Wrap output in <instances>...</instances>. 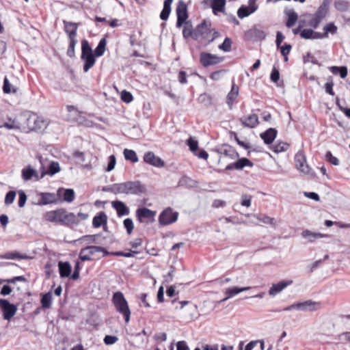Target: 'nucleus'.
<instances>
[{
	"label": "nucleus",
	"instance_id": "obj_41",
	"mask_svg": "<svg viewBox=\"0 0 350 350\" xmlns=\"http://www.w3.org/2000/svg\"><path fill=\"white\" fill-rule=\"evenodd\" d=\"M105 46H106V40L105 38H103L100 40L98 46L94 50V54L96 57H100L102 56L105 51Z\"/></svg>",
	"mask_w": 350,
	"mask_h": 350
},
{
	"label": "nucleus",
	"instance_id": "obj_5",
	"mask_svg": "<svg viewBox=\"0 0 350 350\" xmlns=\"http://www.w3.org/2000/svg\"><path fill=\"white\" fill-rule=\"evenodd\" d=\"M178 217V213L168 207L161 213L159 217V222L161 226H167L175 222Z\"/></svg>",
	"mask_w": 350,
	"mask_h": 350
},
{
	"label": "nucleus",
	"instance_id": "obj_13",
	"mask_svg": "<svg viewBox=\"0 0 350 350\" xmlns=\"http://www.w3.org/2000/svg\"><path fill=\"white\" fill-rule=\"evenodd\" d=\"M28 125L31 130L38 131L46 127V123L42 118L33 115L28 119Z\"/></svg>",
	"mask_w": 350,
	"mask_h": 350
},
{
	"label": "nucleus",
	"instance_id": "obj_34",
	"mask_svg": "<svg viewBox=\"0 0 350 350\" xmlns=\"http://www.w3.org/2000/svg\"><path fill=\"white\" fill-rule=\"evenodd\" d=\"M178 185L179 187H196L198 186V182L185 176L180 178Z\"/></svg>",
	"mask_w": 350,
	"mask_h": 350
},
{
	"label": "nucleus",
	"instance_id": "obj_32",
	"mask_svg": "<svg viewBox=\"0 0 350 350\" xmlns=\"http://www.w3.org/2000/svg\"><path fill=\"white\" fill-rule=\"evenodd\" d=\"M173 0H165L163 3V8L160 14V18L163 21L167 20L171 12V4Z\"/></svg>",
	"mask_w": 350,
	"mask_h": 350
},
{
	"label": "nucleus",
	"instance_id": "obj_14",
	"mask_svg": "<svg viewBox=\"0 0 350 350\" xmlns=\"http://www.w3.org/2000/svg\"><path fill=\"white\" fill-rule=\"evenodd\" d=\"M252 167L253 166V163L250 161L247 158H241L239 159L237 161L230 163L226 167V170H241L245 167Z\"/></svg>",
	"mask_w": 350,
	"mask_h": 350
},
{
	"label": "nucleus",
	"instance_id": "obj_50",
	"mask_svg": "<svg viewBox=\"0 0 350 350\" xmlns=\"http://www.w3.org/2000/svg\"><path fill=\"white\" fill-rule=\"evenodd\" d=\"M1 259H23L25 257L17 252H8L1 256Z\"/></svg>",
	"mask_w": 350,
	"mask_h": 350
},
{
	"label": "nucleus",
	"instance_id": "obj_58",
	"mask_svg": "<svg viewBox=\"0 0 350 350\" xmlns=\"http://www.w3.org/2000/svg\"><path fill=\"white\" fill-rule=\"evenodd\" d=\"M187 145L189 147V150L193 152L196 151L198 148V141L193 139L192 137H189L187 140Z\"/></svg>",
	"mask_w": 350,
	"mask_h": 350
},
{
	"label": "nucleus",
	"instance_id": "obj_51",
	"mask_svg": "<svg viewBox=\"0 0 350 350\" xmlns=\"http://www.w3.org/2000/svg\"><path fill=\"white\" fill-rule=\"evenodd\" d=\"M59 170L60 167L59 163L57 162L53 161L49 165L47 173L51 176H53L59 172Z\"/></svg>",
	"mask_w": 350,
	"mask_h": 350
},
{
	"label": "nucleus",
	"instance_id": "obj_54",
	"mask_svg": "<svg viewBox=\"0 0 350 350\" xmlns=\"http://www.w3.org/2000/svg\"><path fill=\"white\" fill-rule=\"evenodd\" d=\"M16 197V192L14 191H8L5 198V204L7 205L11 204L14 201Z\"/></svg>",
	"mask_w": 350,
	"mask_h": 350
},
{
	"label": "nucleus",
	"instance_id": "obj_59",
	"mask_svg": "<svg viewBox=\"0 0 350 350\" xmlns=\"http://www.w3.org/2000/svg\"><path fill=\"white\" fill-rule=\"evenodd\" d=\"M27 201V195L25 193L21 190L18 191V206L23 207Z\"/></svg>",
	"mask_w": 350,
	"mask_h": 350
},
{
	"label": "nucleus",
	"instance_id": "obj_52",
	"mask_svg": "<svg viewBox=\"0 0 350 350\" xmlns=\"http://www.w3.org/2000/svg\"><path fill=\"white\" fill-rule=\"evenodd\" d=\"M337 27L333 23H330L323 27L324 33L327 35V38L329 33L334 34L337 32Z\"/></svg>",
	"mask_w": 350,
	"mask_h": 350
},
{
	"label": "nucleus",
	"instance_id": "obj_33",
	"mask_svg": "<svg viewBox=\"0 0 350 350\" xmlns=\"http://www.w3.org/2000/svg\"><path fill=\"white\" fill-rule=\"evenodd\" d=\"M334 6L339 12H347L350 8V3L347 0H334Z\"/></svg>",
	"mask_w": 350,
	"mask_h": 350
},
{
	"label": "nucleus",
	"instance_id": "obj_64",
	"mask_svg": "<svg viewBox=\"0 0 350 350\" xmlns=\"http://www.w3.org/2000/svg\"><path fill=\"white\" fill-rule=\"evenodd\" d=\"M116 163V157L114 155H111L109 158V163L107 168V172H110L113 170L115 167Z\"/></svg>",
	"mask_w": 350,
	"mask_h": 350
},
{
	"label": "nucleus",
	"instance_id": "obj_24",
	"mask_svg": "<svg viewBox=\"0 0 350 350\" xmlns=\"http://www.w3.org/2000/svg\"><path fill=\"white\" fill-rule=\"evenodd\" d=\"M238 95L239 87L234 84V81H232L231 90L228 94L226 97V103L228 105L230 109H232L233 102L237 98Z\"/></svg>",
	"mask_w": 350,
	"mask_h": 350
},
{
	"label": "nucleus",
	"instance_id": "obj_62",
	"mask_svg": "<svg viewBox=\"0 0 350 350\" xmlns=\"http://www.w3.org/2000/svg\"><path fill=\"white\" fill-rule=\"evenodd\" d=\"M77 42V41L76 38H69V47L67 53L70 57L72 56L71 53H74V49Z\"/></svg>",
	"mask_w": 350,
	"mask_h": 350
},
{
	"label": "nucleus",
	"instance_id": "obj_29",
	"mask_svg": "<svg viewBox=\"0 0 350 350\" xmlns=\"http://www.w3.org/2000/svg\"><path fill=\"white\" fill-rule=\"evenodd\" d=\"M107 191L113 193V194H126V183H116L111 185L108 189Z\"/></svg>",
	"mask_w": 350,
	"mask_h": 350
},
{
	"label": "nucleus",
	"instance_id": "obj_9",
	"mask_svg": "<svg viewBox=\"0 0 350 350\" xmlns=\"http://www.w3.org/2000/svg\"><path fill=\"white\" fill-rule=\"evenodd\" d=\"M295 163L297 169L306 174H310L311 169L307 164L306 156L302 151H299L295 156Z\"/></svg>",
	"mask_w": 350,
	"mask_h": 350
},
{
	"label": "nucleus",
	"instance_id": "obj_17",
	"mask_svg": "<svg viewBox=\"0 0 350 350\" xmlns=\"http://www.w3.org/2000/svg\"><path fill=\"white\" fill-rule=\"evenodd\" d=\"M144 161L155 167H161L164 165V161L159 157L155 156L152 152H148L144 154Z\"/></svg>",
	"mask_w": 350,
	"mask_h": 350
},
{
	"label": "nucleus",
	"instance_id": "obj_47",
	"mask_svg": "<svg viewBox=\"0 0 350 350\" xmlns=\"http://www.w3.org/2000/svg\"><path fill=\"white\" fill-rule=\"evenodd\" d=\"M252 13L247 6L244 5L240 7L237 11V15L240 18L247 17Z\"/></svg>",
	"mask_w": 350,
	"mask_h": 350
},
{
	"label": "nucleus",
	"instance_id": "obj_40",
	"mask_svg": "<svg viewBox=\"0 0 350 350\" xmlns=\"http://www.w3.org/2000/svg\"><path fill=\"white\" fill-rule=\"evenodd\" d=\"M255 217H256V219L258 221H260L265 224H269L274 228L276 226V221L273 217H270L267 215H255Z\"/></svg>",
	"mask_w": 350,
	"mask_h": 350
},
{
	"label": "nucleus",
	"instance_id": "obj_23",
	"mask_svg": "<svg viewBox=\"0 0 350 350\" xmlns=\"http://www.w3.org/2000/svg\"><path fill=\"white\" fill-rule=\"evenodd\" d=\"M111 206L116 211L118 216L128 215L129 214V208L122 201H113Z\"/></svg>",
	"mask_w": 350,
	"mask_h": 350
},
{
	"label": "nucleus",
	"instance_id": "obj_18",
	"mask_svg": "<svg viewBox=\"0 0 350 350\" xmlns=\"http://www.w3.org/2000/svg\"><path fill=\"white\" fill-rule=\"evenodd\" d=\"M156 211H152L147 208H139L136 211V217L139 221L142 222V218H146L151 219L152 221H154Z\"/></svg>",
	"mask_w": 350,
	"mask_h": 350
},
{
	"label": "nucleus",
	"instance_id": "obj_35",
	"mask_svg": "<svg viewBox=\"0 0 350 350\" xmlns=\"http://www.w3.org/2000/svg\"><path fill=\"white\" fill-rule=\"evenodd\" d=\"M286 14L288 16V20L286 23L287 27H292L296 23L298 15L293 10H288L286 11Z\"/></svg>",
	"mask_w": 350,
	"mask_h": 350
},
{
	"label": "nucleus",
	"instance_id": "obj_63",
	"mask_svg": "<svg viewBox=\"0 0 350 350\" xmlns=\"http://www.w3.org/2000/svg\"><path fill=\"white\" fill-rule=\"evenodd\" d=\"M118 337L115 336L107 335L104 338V342L106 345H113L118 341Z\"/></svg>",
	"mask_w": 350,
	"mask_h": 350
},
{
	"label": "nucleus",
	"instance_id": "obj_39",
	"mask_svg": "<svg viewBox=\"0 0 350 350\" xmlns=\"http://www.w3.org/2000/svg\"><path fill=\"white\" fill-rule=\"evenodd\" d=\"M124 156L126 160L131 161L133 163H137L139 160L136 152L133 150L124 149Z\"/></svg>",
	"mask_w": 350,
	"mask_h": 350
},
{
	"label": "nucleus",
	"instance_id": "obj_15",
	"mask_svg": "<svg viewBox=\"0 0 350 350\" xmlns=\"http://www.w3.org/2000/svg\"><path fill=\"white\" fill-rule=\"evenodd\" d=\"M299 310L302 312H313L317 310L321 306V304L311 299L306 300L303 302H298Z\"/></svg>",
	"mask_w": 350,
	"mask_h": 350
},
{
	"label": "nucleus",
	"instance_id": "obj_26",
	"mask_svg": "<svg viewBox=\"0 0 350 350\" xmlns=\"http://www.w3.org/2000/svg\"><path fill=\"white\" fill-rule=\"evenodd\" d=\"M21 176L23 179L26 181L31 180L33 177H35L36 180L39 179L36 170H33L30 165L22 170Z\"/></svg>",
	"mask_w": 350,
	"mask_h": 350
},
{
	"label": "nucleus",
	"instance_id": "obj_49",
	"mask_svg": "<svg viewBox=\"0 0 350 350\" xmlns=\"http://www.w3.org/2000/svg\"><path fill=\"white\" fill-rule=\"evenodd\" d=\"M306 16L310 18L308 21V26L312 27L313 29H317L319 26L321 21L317 18L314 15L308 14Z\"/></svg>",
	"mask_w": 350,
	"mask_h": 350
},
{
	"label": "nucleus",
	"instance_id": "obj_2",
	"mask_svg": "<svg viewBox=\"0 0 350 350\" xmlns=\"http://www.w3.org/2000/svg\"><path fill=\"white\" fill-rule=\"evenodd\" d=\"M112 301L116 311L124 316L126 323H129L130 320L131 311L128 302L123 293L120 291L114 293L112 297Z\"/></svg>",
	"mask_w": 350,
	"mask_h": 350
},
{
	"label": "nucleus",
	"instance_id": "obj_37",
	"mask_svg": "<svg viewBox=\"0 0 350 350\" xmlns=\"http://www.w3.org/2000/svg\"><path fill=\"white\" fill-rule=\"evenodd\" d=\"M225 5H226V0H213L212 1L213 12L215 14H217V12H224Z\"/></svg>",
	"mask_w": 350,
	"mask_h": 350
},
{
	"label": "nucleus",
	"instance_id": "obj_4",
	"mask_svg": "<svg viewBox=\"0 0 350 350\" xmlns=\"http://www.w3.org/2000/svg\"><path fill=\"white\" fill-rule=\"evenodd\" d=\"M211 26V23L210 21L204 20L193 30V39L198 40L201 38V41L204 40V41H207V43L209 44L208 39L211 38V34L213 31Z\"/></svg>",
	"mask_w": 350,
	"mask_h": 350
},
{
	"label": "nucleus",
	"instance_id": "obj_61",
	"mask_svg": "<svg viewBox=\"0 0 350 350\" xmlns=\"http://www.w3.org/2000/svg\"><path fill=\"white\" fill-rule=\"evenodd\" d=\"M137 252L131 251L130 252H116L112 253V255L116 256H124L126 258L133 257L135 254H137Z\"/></svg>",
	"mask_w": 350,
	"mask_h": 350
},
{
	"label": "nucleus",
	"instance_id": "obj_3",
	"mask_svg": "<svg viewBox=\"0 0 350 350\" xmlns=\"http://www.w3.org/2000/svg\"><path fill=\"white\" fill-rule=\"evenodd\" d=\"M81 51V59L85 62L83 70L86 72L93 67L96 60L92 53V49L87 40L82 42Z\"/></svg>",
	"mask_w": 350,
	"mask_h": 350
},
{
	"label": "nucleus",
	"instance_id": "obj_20",
	"mask_svg": "<svg viewBox=\"0 0 350 350\" xmlns=\"http://www.w3.org/2000/svg\"><path fill=\"white\" fill-rule=\"evenodd\" d=\"M39 196L41 197L37 202V204L39 206L53 204L57 202V198L55 193L41 192L39 193Z\"/></svg>",
	"mask_w": 350,
	"mask_h": 350
},
{
	"label": "nucleus",
	"instance_id": "obj_44",
	"mask_svg": "<svg viewBox=\"0 0 350 350\" xmlns=\"http://www.w3.org/2000/svg\"><path fill=\"white\" fill-rule=\"evenodd\" d=\"M3 90L6 94L11 92L16 93L17 91V89L12 85L7 77L4 78Z\"/></svg>",
	"mask_w": 350,
	"mask_h": 350
},
{
	"label": "nucleus",
	"instance_id": "obj_38",
	"mask_svg": "<svg viewBox=\"0 0 350 350\" xmlns=\"http://www.w3.org/2000/svg\"><path fill=\"white\" fill-rule=\"evenodd\" d=\"M329 70L334 75L339 74L342 79H345L348 73L347 68L346 66H331Z\"/></svg>",
	"mask_w": 350,
	"mask_h": 350
},
{
	"label": "nucleus",
	"instance_id": "obj_21",
	"mask_svg": "<svg viewBox=\"0 0 350 350\" xmlns=\"http://www.w3.org/2000/svg\"><path fill=\"white\" fill-rule=\"evenodd\" d=\"M303 238L308 239L310 243L314 242L317 239H319L324 237H329L330 236L327 234H322L320 232H314L309 230H304L301 232Z\"/></svg>",
	"mask_w": 350,
	"mask_h": 350
},
{
	"label": "nucleus",
	"instance_id": "obj_28",
	"mask_svg": "<svg viewBox=\"0 0 350 350\" xmlns=\"http://www.w3.org/2000/svg\"><path fill=\"white\" fill-rule=\"evenodd\" d=\"M58 267L61 278L70 276L71 273V266L68 262H59Z\"/></svg>",
	"mask_w": 350,
	"mask_h": 350
},
{
	"label": "nucleus",
	"instance_id": "obj_55",
	"mask_svg": "<svg viewBox=\"0 0 350 350\" xmlns=\"http://www.w3.org/2000/svg\"><path fill=\"white\" fill-rule=\"evenodd\" d=\"M124 226L126 229V232L128 234H131L133 230V220L130 218H126L124 220Z\"/></svg>",
	"mask_w": 350,
	"mask_h": 350
},
{
	"label": "nucleus",
	"instance_id": "obj_42",
	"mask_svg": "<svg viewBox=\"0 0 350 350\" xmlns=\"http://www.w3.org/2000/svg\"><path fill=\"white\" fill-rule=\"evenodd\" d=\"M185 26L183 30V36L185 38H188L191 36L193 38V30H192V25L191 22L187 21L184 23Z\"/></svg>",
	"mask_w": 350,
	"mask_h": 350
},
{
	"label": "nucleus",
	"instance_id": "obj_16",
	"mask_svg": "<svg viewBox=\"0 0 350 350\" xmlns=\"http://www.w3.org/2000/svg\"><path fill=\"white\" fill-rule=\"evenodd\" d=\"M243 126L253 129L259 124L258 117L256 114L252 113L247 116H243L239 119Z\"/></svg>",
	"mask_w": 350,
	"mask_h": 350
},
{
	"label": "nucleus",
	"instance_id": "obj_53",
	"mask_svg": "<svg viewBox=\"0 0 350 350\" xmlns=\"http://www.w3.org/2000/svg\"><path fill=\"white\" fill-rule=\"evenodd\" d=\"M313 36L314 31L311 29H304L300 32V36L304 39H312Z\"/></svg>",
	"mask_w": 350,
	"mask_h": 350
},
{
	"label": "nucleus",
	"instance_id": "obj_45",
	"mask_svg": "<svg viewBox=\"0 0 350 350\" xmlns=\"http://www.w3.org/2000/svg\"><path fill=\"white\" fill-rule=\"evenodd\" d=\"M288 147V144L284 142H280L279 143L275 144L272 149L275 152L279 153L287 150Z\"/></svg>",
	"mask_w": 350,
	"mask_h": 350
},
{
	"label": "nucleus",
	"instance_id": "obj_12",
	"mask_svg": "<svg viewBox=\"0 0 350 350\" xmlns=\"http://www.w3.org/2000/svg\"><path fill=\"white\" fill-rule=\"evenodd\" d=\"M292 280H282L276 284H273L269 290V295L274 297L281 293L285 288L293 284Z\"/></svg>",
	"mask_w": 350,
	"mask_h": 350
},
{
	"label": "nucleus",
	"instance_id": "obj_6",
	"mask_svg": "<svg viewBox=\"0 0 350 350\" xmlns=\"http://www.w3.org/2000/svg\"><path fill=\"white\" fill-rule=\"evenodd\" d=\"M224 57H219L217 55L211 54L209 53L202 52L200 55V64L204 67H208L211 65L218 64L222 62Z\"/></svg>",
	"mask_w": 350,
	"mask_h": 350
},
{
	"label": "nucleus",
	"instance_id": "obj_10",
	"mask_svg": "<svg viewBox=\"0 0 350 350\" xmlns=\"http://www.w3.org/2000/svg\"><path fill=\"white\" fill-rule=\"evenodd\" d=\"M101 250H103V247L100 246H87L81 250L79 252V258L82 261L91 260L92 256L94 255L96 253L100 252Z\"/></svg>",
	"mask_w": 350,
	"mask_h": 350
},
{
	"label": "nucleus",
	"instance_id": "obj_27",
	"mask_svg": "<svg viewBox=\"0 0 350 350\" xmlns=\"http://www.w3.org/2000/svg\"><path fill=\"white\" fill-rule=\"evenodd\" d=\"M107 221V216L104 212H100L92 220V225L94 228H99L105 225Z\"/></svg>",
	"mask_w": 350,
	"mask_h": 350
},
{
	"label": "nucleus",
	"instance_id": "obj_31",
	"mask_svg": "<svg viewBox=\"0 0 350 350\" xmlns=\"http://www.w3.org/2000/svg\"><path fill=\"white\" fill-rule=\"evenodd\" d=\"M249 289H250V286L243 287V288H239V287L234 286L233 288H227L226 291V294H227L228 296L226 298H224L221 301H225L228 299L233 297L234 295H236L239 294V293L246 291Z\"/></svg>",
	"mask_w": 350,
	"mask_h": 350
},
{
	"label": "nucleus",
	"instance_id": "obj_36",
	"mask_svg": "<svg viewBox=\"0 0 350 350\" xmlns=\"http://www.w3.org/2000/svg\"><path fill=\"white\" fill-rule=\"evenodd\" d=\"M328 12L327 5L323 2L317 9L314 16L318 18L320 21L326 16Z\"/></svg>",
	"mask_w": 350,
	"mask_h": 350
},
{
	"label": "nucleus",
	"instance_id": "obj_46",
	"mask_svg": "<svg viewBox=\"0 0 350 350\" xmlns=\"http://www.w3.org/2000/svg\"><path fill=\"white\" fill-rule=\"evenodd\" d=\"M247 35L255 36L256 38L262 40L265 38V33L262 30L254 28L249 30Z\"/></svg>",
	"mask_w": 350,
	"mask_h": 350
},
{
	"label": "nucleus",
	"instance_id": "obj_56",
	"mask_svg": "<svg viewBox=\"0 0 350 350\" xmlns=\"http://www.w3.org/2000/svg\"><path fill=\"white\" fill-rule=\"evenodd\" d=\"M241 204L243 206L250 207L252 202V196L247 194H243L241 196Z\"/></svg>",
	"mask_w": 350,
	"mask_h": 350
},
{
	"label": "nucleus",
	"instance_id": "obj_43",
	"mask_svg": "<svg viewBox=\"0 0 350 350\" xmlns=\"http://www.w3.org/2000/svg\"><path fill=\"white\" fill-rule=\"evenodd\" d=\"M52 295L51 293H47L41 298L42 307L44 308H49L51 306Z\"/></svg>",
	"mask_w": 350,
	"mask_h": 350
},
{
	"label": "nucleus",
	"instance_id": "obj_48",
	"mask_svg": "<svg viewBox=\"0 0 350 350\" xmlns=\"http://www.w3.org/2000/svg\"><path fill=\"white\" fill-rule=\"evenodd\" d=\"M232 41L230 38H226L223 43L219 46V49L224 52H229L231 50Z\"/></svg>",
	"mask_w": 350,
	"mask_h": 350
},
{
	"label": "nucleus",
	"instance_id": "obj_7",
	"mask_svg": "<svg viewBox=\"0 0 350 350\" xmlns=\"http://www.w3.org/2000/svg\"><path fill=\"white\" fill-rule=\"evenodd\" d=\"M0 308L3 311V319L8 321L15 315L17 311V307L15 305L4 299H0Z\"/></svg>",
	"mask_w": 350,
	"mask_h": 350
},
{
	"label": "nucleus",
	"instance_id": "obj_57",
	"mask_svg": "<svg viewBox=\"0 0 350 350\" xmlns=\"http://www.w3.org/2000/svg\"><path fill=\"white\" fill-rule=\"evenodd\" d=\"M326 159L334 165H339V160L334 156L332 155L330 151L327 152L325 154Z\"/></svg>",
	"mask_w": 350,
	"mask_h": 350
},
{
	"label": "nucleus",
	"instance_id": "obj_11",
	"mask_svg": "<svg viewBox=\"0 0 350 350\" xmlns=\"http://www.w3.org/2000/svg\"><path fill=\"white\" fill-rule=\"evenodd\" d=\"M125 183L126 195H140L145 191L144 186L139 181H127Z\"/></svg>",
	"mask_w": 350,
	"mask_h": 350
},
{
	"label": "nucleus",
	"instance_id": "obj_60",
	"mask_svg": "<svg viewBox=\"0 0 350 350\" xmlns=\"http://www.w3.org/2000/svg\"><path fill=\"white\" fill-rule=\"evenodd\" d=\"M133 96H132V94L130 92H127L126 90H123L122 92V93H121V99L124 102H125L126 103H131L133 100Z\"/></svg>",
	"mask_w": 350,
	"mask_h": 350
},
{
	"label": "nucleus",
	"instance_id": "obj_8",
	"mask_svg": "<svg viewBox=\"0 0 350 350\" xmlns=\"http://www.w3.org/2000/svg\"><path fill=\"white\" fill-rule=\"evenodd\" d=\"M176 12L177 15L176 27L180 28L184 23L187 22L186 20L188 18L187 7L183 1H179Z\"/></svg>",
	"mask_w": 350,
	"mask_h": 350
},
{
	"label": "nucleus",
	"instance_id": "obj_25",
	"mask_svg": "<svg viewBox=\"0 0 350 350\" xmlns=\"http://www.w3.org/2000/svg\"><path fill=\"white\" fill-rule=\"evenodd\" d=\"M63 23L64 24L65 31L68 34V38H76L78 24L72 22H68L66 21H64Z\"/></svg>",
	"mask_w": 350,
	"mask_h": 350
},
{
	"label": "nucleus",
	"instance_id": "obj_1",
	"mask_svg": "<svg viewBox=\"0 0 350 350\" xmlns=\"http://www.w3.org/2000/svg\"><path fill=\"white\" fill-rule=\"evenodd\" d=\"M44 217L45 220L48 221L59 222L65 225L79 223L76 215L72 213H68L64 208L48 211L44 214Z\"/></svg>",
	"mask_w": 350,
	"mask_h": 350
},
{
	"label": "nucleus",
	"instance_id": "obj_30",
	"mask_svg": "<svg viewBox=\"0 0 350 350\" xmlns=\"http://www.w3.org/2000/svg\"><path fill=\"white\" fill-rule=\"evenodd\" d=\"M62 191H64V200L67 202H72L75 199V191L72 189H63L59 188L57 190V194L60 196Z\"/></svg>",
	"mask_w": 350,
	"mask_h": 350
},
{
	"label": "nucleus",
	"instance_id": "obj_22",
	"mask_svg": "<svg viewBox=\"0 0 350 350\" xmlns=\"http://www.w3.org/2000/svg\"><path fill=\"white\" fill-rule=\"evenodd\" d=\"M277 133L278 131L275 129L269 128L265 132L260 133V136L264 141L265 144H270L273 142V140L276 137Z\"/></svg>",
	"mask_w": 350,
	"mask_h": 350
},
{
	"label": "nucleus",
	"instance_id": "obj_19",
	"mask_svg": "<svg viewBox=\"0 0 350 350\" xmlns=\"http://www.w3.org/2000/svg\"><path fill=\"white\" fill-rule=\"evenodd\" d=\"M218 153L226 157H229L230 159H237L239 158V153L235 150L234 148L229 145H224L219 150Z\"/></svg>",
	"mask_w": 350,
	"mask_h": 350
}]
</instances>
